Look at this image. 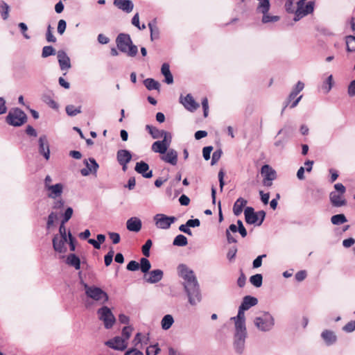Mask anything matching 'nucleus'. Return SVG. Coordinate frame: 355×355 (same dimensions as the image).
Here are the masks:
<instances>
[{"instance_id": "8", "label": "nucleus", "mask_w": 355, "mask_h": 355, "mask_svg": "<svg viewBox=\"0 0 355 355\" xmlns=\"http://www.w3.org/2000/svg\"><path fill=\"white\" fill-rule=\"evenodd\" d=\"M154 220L157 228L167 230L170 228L171 224L175 223L176 218L175 216H168L163 214H157L154 216Z\"/></svg>"}, {"instance_id": "4", "label": "nucleus", "mask_w": 355, "mask_h": 355, "mask_svg": "<svg viewBox=\"0 0 355 355\" xmlns=\"http://www.w3.org/2000/svg\"><path fill=\"white\" fill-rule=\"evenodd\" d=\"M83 287L86 295L94 301L99 302L100 304H104L109 300L107 294L101 288L95 286H89L83 283Z\"/></svg>"}, {"instance_id": "31", "label": "nucleus", "mask_w": 355, "mask_h": 355, "mask_svg": "<svg viewBox=\"0 0 355 355\" xmlns=\"http://www.w3.org/2000/svg\"><path fill=\"white\" fill-rule=\"evenodd\" d=\"M257 298L250 295H246L243 298V301L239 307L243 309L244 311H247L250 309L251 307L257 305Z\"/></svg>"}, {"instance_id": "60", "label": "nucleus", "mask_w": 355, "mask_h": 355, "mask_svg": "<svg viewBox=\"0 0 355 355\" xmlns=\"http://www.w3.org/2000/svg\"><path fill=\"white\" fill-rule=\"evenodd\" d=\"M212 150H213V147L211 146H206V147L203 148L202 155L205 160H209L210 159V154H211Z\"/></svg>"}, {"instance_id": "15", "label": "nucleus", "mask_w": 355, "mask_h": 355, "mask_svg": "<svg viewBox=\"0 0 355 355\" xmlns=\"http://www.w3.org/2000/svg\"><path fill=\"white\" fill-rule=\"evenodd\" d=\"M84 163L86 165V168L80 170V173L83 176H87L90 173H96L99 166L94 158H89V162L85 159Z\"/></svg>"}, {"instance_id": "34", "label": "nucleus", "mask_w": 355, "mask_h": 355, "mask_svg": "<svg viewBox=\"0 0 355 355\" xmlns=\"http://www.w3.org/2000/svg\"><path fill=\"white\" fill-rule=\"evenodd\" d=\"M174 322L173 316L170 314L165 315L161 321L162 328L164 330H168L171 327Z\"/></svg>"}, {"instance_id": "57", "label": "nucleus", "mask_w": 355, "mask_h": 355, "mask_svg": "<svg viewBox=\"0 0 355 355\" xmlns=\"http://www.w3.org/2000/svg\"><path fill=\"white\" fill-rule=\"evenodd\" d=\"M66 27H67V23H66L65 20L60 19L58 21V33L60 35H62L66 30Z\"/></svg>"}, {"instance_id": "1", "label": "nucleus", "mask_w": 355, "mask_h": 355, "mask_svg": "<svg viewBox=\"0 0 355 355\" xmlns=\"http://www.w3.org/2000/svg\"><path fill=\"white\" fill-rule=\"evenodd\" d=\"M178 272L180 277L184 279L183 286L187 295L189 303L196 306L201 301L202 296L200 286L193 271L186 265L180 264Z\"/></svg>"}, {"instance_id": "36", "label": "nucleus", "mask_w": 355, "mask_h": 355, "mask_svg": "<svg viewBox=\"0 0 355 355\" xmlns=\"http://www.w3.org/2000/svg\"><path fill=\"white\" fill-rule=\"evenodd\" d=\"M259 4L257 6V10L261 13H268L270 10V1L269 0H258Z\"/></svg>"}, {"instance_id": "37", "label": "nucleus", "mask_w": 355, "mask_h": 355, "mask_svg": "<svg viewBox=\"0 0 355 355\" xmlns=\"http://www.w3.org/2000/svg\"><path fill=\"white\" fill-rule=\"evenodd\" d=\"M150 31V40L153 41L159 37V29L155 26V21H151L148 24Z\"/></svg>"}, {"instance_id": "40", "label": "nucleus", "mask_w": 355, "mask_h": 355, "mask_svg": "<svg viewBox=\"0 0 355 355\" xmlns=\"http://www.w3.org/2000/svg\"><path fill=\"white\" fill-rule=\"evenodd\" d=\"M263 276L261 274H256L250 277V282L257 288L262 285Z\"/></svg>"}, {"instance_id": "51", "label": "nucleus", "mask_w": 355, "mask_h": 355, "mask_svg": "<svg viewBox=\"0 0 355 355\" xmlns=\"http://www.w3.org/2000/svg\"><path fill=\"white\" fill-rule=\"evenodd\" d=\"M73 209L71 207H67L62 216V221L67 223L72 216Z\"/></svg>"}, {"instance_id": "49", "label": "nucleus", "mask_w": 355, "mask_h": 355, "mask_svg": "<svg viewBox=\"0 0 355 355\" xmlns=\"http://www.w3.org/2000/svg\"><path fill=\"white\" fill-rule=\"evenodd\" d=\"M152 241L150 239H148L145 244L142 246V253L146 257H148L150 256V249L152 246Z\"/></svg>"}, {"instance_id": "56", "label": "nucleus", "mask_w": 355, "mask_h": 355, "mask_svg": "<svg viewBox=\"0 0 355 355\" xmlns=\"http://www.w3.org/2000/svg\"><path fill=\"white\" fill-rule=\"evenodd\" d=\"M237 252V248L236 247H232L229 249L227 254V258L230 261H234L236 254Z\"/></svg>"}, {"instance_id": "54", "label": "nucleus", "mask_w": 355, "mask_h": 355, "mask_svg": "<svg viewBox=\"0 0 355 355\" xmlns=\"http://www.w3.org/2000/svg\"><path fill=\"white\" fill-rule=\"evenodd\" d=\"M266 257V254H263L261 255L258 256L252 262V267L254 268H257L261 266L262 264V259L263 258Z\"/></svg>"}, {"instance_id": "44", "label": "nucleus", "mask_w": 355, "mask_h": 355, "mask_svg": "<svg viewBox=\"0 0 355 355\" xmlns=\"http://www.w3.org/2000/svg\"><path fill=\"white\" fill-rule=\"evenodd\" d=\"M161 351L159 347L158 343H155L154 345H150L146 348V355H157Z\"/></svg>"}, {"instance_id": "22", "label": "nucleus", "mask_w": 355, "mask_h": 355, "mask_svg": "<svg viewBox=\"0 0 355 355\" xmlns=\"http://www.w3.org/2000/svg\"><path fill=\"white\" fill-rule=\"evenodd\" d=\"M329 199L331 205L336 207L345 206L347 201L343 195L338 193L336 191H331L329 194Z\"/></svg>"}, {"instance_id": "18", "label": "nucleus", "mask_w": 355, "mask_h": 355, "mask_svg": "<svg viewBox=\"0 0 355 355\" xmlns=\"http://www.w3.org/2000/svg\"><path fill=\"white\" fill-rule=\"evenodd\" d=\"M160 159L166 163L175 166L178 163V152L173 148H170L167 150L165 154L160 156Z\"/></svg>"}, {"instance_id": "39", "label": "nucleus", "mask_w": 355, "mask_h": 355, "mask_svg": "<svg viewBox=\"0 0 355 355\" xmlns=\"http://www.w3.org/2000/svg\"><path fill=\"white\" fill-rule=\"evenodd\" d=\"M151 268V264L150 261L146 258L143 257L140 259L139 268L141 272L144 273H147Z\"/></svg>"}, {"instance_id": "42", "label": "nucleus", "mask_w": 355, "mask_h": 355, "mask_svg": "<svg viewBox=\"0 0 355 355\" xmlns=\"http://www.w3.org/2000/svg\"><path fill=\"white\" fill-rule=\"evenodd\" d=\"M65 110H66L67 114L69 116H74L81 112V107L79 106L78 107H76L73 105H69L66 106Z\"/></svg>"}, {"instance_id": "47", "label": "nucleus", "mask_w": 355, "mask_h": 355, "mask_svg": "<svg viewBox=\"0 0 355 355\" xmlns=\"http://www.w3.org/2000/svg\"><path fill=\"white\" fill-rule=\"evenodd\" d=\"M55 54V49L51 46H45L42 49V56L46 58Z\"/></svg>"}, {"instance_id": "29", "label": "nucleus", "mask_w": 355, "mask_h": 355, "mask_svg": "<svg viewBox=\"0 0 355 355\" xmlns=\"http://www.w3.org/2000/svg\"><path fill=\"white\" fill-rule=\"evenodd\" d=\"M321 337L328 346L334 345L337 340L336 335L331 330H324L321 334Z\"/></svg>"}, {"instance_id": "61", "label": "nucleus", "mask_w": 355, "mask_h": 355, "mask_svg": "<svg viewBox=\"0 0 355 355\" xmlns=\"http://www.w3.org/2000/svg\"><path fill=\"white\" fill-rule=\"evenodd\" d=\"M56 218H57V215L54 212H51L49 215L48 219H47V223H46L47 229H49L53 225L54 220Z\"/></svg>"}, {"instance_id": "58", "label": "nucleus", "mask_w": 355, "mask_h": 355, "mask_svg": "<svg viewBox=\"0 0 355 355\" xmlns=\"http://www.w3.org/2000/svg\"><path fill=\"white\" fill-rule=\"evenodd\" d=\"M18 27L20 28V31H21L23 36L24 37V38H26L27 40L30 39V36L26 33V31L28 30L27 25L24 22H20L18 24Z\"/></svg>"}, {"instance_id": "5", "label": "nucleus", "mask_w": 355, "mask_h": 355, "mask_svg": "<svg viewBox=\"0 0 355 355\" xmlns=\"http://www.w3.org/2000/svg\"><path fill=\"white\" fill-rule=\"evenodd\" d=\"M27 115L21 109L16 107L9 111L6 116V121L8 124L15 127H19L27 121Z\"/></svg>"}, {"instance_id": "7", "label": "nucleus", "mask_w": 355, "mask_h": 355, "mask_svg": "<svg viewBox=\"0 0 355 355\" xmlns=\"http://www.w3.org/2000/svg\"><path fill=\"white\" fill-rule=\"evenodd\" d=\"M97 313L98 318L103 321L104 326L106 329H110L113 327L116 319L110 308L103 306L98 310Z\"/></svg>"}, {"instance_id": "43", "label": "nucleus", "mask_w": 355, "mask_h": 355, "mask_svg": "<svg viewBox=\"0 0 355 355\" xmlns=\"http://www.w3.org/2000/svg\"><path fill=\"white\" fill-rule=\"evenodd\" d=\"M347 50L349 52L355 51V36L346 37Z\"/></svg>"}, {"instance_id": "38", "label": "nucleus", "mask_w": 355, "mask_h": 355, "mask_svg": "<svg viewBox=\"0 0 355 355\" xmlns=\"http://www.w3.org/2000/svg\"><path fill=\"white\" fill-rule=\"evenodd\" d=\"M188 243L187 239L182 234L176 236L173 240V245L175 246H186Z\"/></svg>"}, {"instance_id": "16", "label": "nucleus", "mask_w": 355, "mask_h": 355, "mask_svg": "<svg viewBox=\"0 0 355 355\" xmlns=\"http://www.w3.org/2000/svg\"><path fill=\"white\" fill-rule=\"evenodd\" d=\"M313 11V2L309 1L307 3V4L304 6H298L297 7V9L295 10V21H297L300 19L302 18L303 17L306 16V15L311 13Z\"/></svg>"}, {"instance_id": "35", "label": "nucleus", "mask_w": 355, "mask_h": 355, "mask_svg": "<svg viewBox=\"0 0 355 355\" xmlns=\"http://www.w3.org/2000/svg\"><path fill=\"white\" fill-rule=\"evenodd\" d=\"M144 84L148 90H159L160 87L159 83L153 78H146L144 80Z\"/></svg>"}, {"instance_id": "23", "label": "nucleus", "mask_w": 355, "mask_h": 355, "mask_svg": "<svg viewBox=\"0 0 355 355\" xmlns=\"http://www.w3.org/2000/svg\"><path fill=\"white\" fill-rule=\"evenodd\" d=\"M142 227L141 220L137 217H132L126 222V227L130 232H138Z\"/></svg>"}, {"instance_id": "59", "label": "nucleus", "mask_w": 355, "mask_h": 355, "mask_svg": "<svg viewBox=\"0 0 355 355\" xmlns=\"http://www.w3.org/2000/svg\"><path fill=\"white\" fill-rule=\"evenodd\" d=\"M67 239L69 240L70 250L75 251V250H76V245H75L76 239L72 236L70 231L68 232Z\"/></svg>"}, {"instance_id": "41", "label": "nucleus", "mask_w": 355, "mask_h": 355, "mask_svg": "<svg viewBox=\"0 0 355 355\" xmlns=\"http://www.w3.org/2000/svg\"><path fill=\"white\" fill-rule=\"evenodd\" d=\"M347 220L345 216L343 214L334 215L331 218V222L336 225L345 223Z\"/></svg>"}, {"instance_id": "25", "label": "nucleus", "mask_w": 355, "mask_h": 355, "mask_svg": "<svg viewBox=\"0 0 355 355\" xmlns=\"http://www.w3.org/2000/svg\"><path fill=\"white\" fill-rule=\"evenodd\" d=\"M114 5L119 9L129 13L134 8L133 3L130 0H114Z\"/></svg>"}, {"instance_id": "11", "label": "nucleus", "mask_w": 355, "mask_h": 355, "mask_svg": "<svg viewBox=\"0 0 355 355\" xmlns=\"http://www.w3.org/2000/svg\"><path fill=\"white\" fill-rule=\"evenodd\" d=\"M67 241V238L58 236V234H55L52 239L53 250L59 253H65L67 250L66 246Z\"/></svg>"}, {"instance_id": "24", "label": "nucleus", "mask_w": 355, "mask_h": 355, "mask_svg": "<svg viewBox=\"0 0 355 355\" xmlns=\"http://www.w3.org/2000/svg\"><path fill=\"white\" fill-rule=\"evenodd\" d=\"M304 84L302 82H301V81L297 82V83L295 85V87L291 92V94H289V96L288 97V99L285 102V105L282 110V114H283L286 107L289 105L291 101L292 100H293L297 96V95L304 89Z\"/></svg>"}, {"instance_id": "33", "label": "nucleus", "mask_w": 355, "mask_h": 355, "mask_svg": "<svg viewBox=\"0 0 355 355\" xmlns=\"http://www.w3.org/2000/svg\"><path fill=\"white\" fill-rule=\"evenodd\" d=\"M66 263L70 266H73L76 270L80 268V259L75 254H69L66 259Z\"/></svg>"}, {"instance_id": "52", "label": "nucleus", "mask_w": 355, "mask_h": 355, "mask_svg": "<svg viewBox=\"0 0 355 355\" xmlns=\"http://www.w3.org/2000/svg\"><path fill=\"white\" fill-rule=\"evenodd\" d=\"M222 153L221 149H218L213 153L211 162V165H214L220 159Z\"/></svg>"}, {"instance_id": "21", "label": "nucleus", "mask_w": 355, "mask_h": 355, "mask_svg": "<svg viewBox=\"0 0 355 355\" xmlns=\"http://www.w3.org/2000/svg\"><path fill=\"white\" fill-rule=\"evenodd\" d=\"M57 55L61 70H67L71 68L70 58L65 51L62 50L58 51Z\"/></svg>"}, {"instance_id": "64", "label": "nucleus", "mask_w": 355, "mask_h": 355, "mask_svg": "<svg viewBox=\"0 0 355 355\" xmlns=\"http://www.w3.org/2000/svg\"><path fill=\"white\" fill-rule=\"evenodd\" d=\"M295 3L294 0H287L285 3L286 10L288 12H295V8L293 7V4Z\"/></svg>"}, {"instance_id": "12", "label": "nucleus", "mask_w": 355, "mask_h": 355, "mask_svg": "<svg viewBox=\"0 0 355 355\" xmlns=\"http://www.w3.org/2000/svg\"><path fill=\"white\" fill-rule=\"evenodd\" d=\"M64 186L62 183H57L49 187L45 190L47 192V196L49 198L55 200L62 196L63 193Z\"/></svg>"}, {"instance_id": "30", "label": "nucleus", "mask_w": 355, "mask_h": 355, "mask_svg": "<svg viewBox=\"0 0 355 355\" xmlns=\"http://www.w3.org/2000/svg\"><path fill=\"white\" fill-rule=\"evenodd\" d=\"M132 159L131 153L125 149L119 150L116 153V160L118 163L128 164Z\"/></svg>"}, {"instance_id": "9", "label": "nucleus", "mask_w": 355, "mask_h": 355, "mask_svg": "<svg viewBox=\"0 0 355 355\" xmlns=\"http://www.w3.org/2000/svg\"><path fill=\"white\" fill-rule=\"evenodd\" d=\"M261 173L263 176V184L266 187H271L272 180L277 178L276 171L268 164L261 167Z\"/></svg>"}, {"instance_id": "32", "label": "nucleus", "mask_w": 355, "mask_h": 355, "mask_svg": "<svg viewBox=\"0 0 355 355\" xmlns=\"http://www.w3.org/2000/svg\"><path fill=\"white\" fill-rule=\"evenodd\" d=\"M247 202V200L244 198L241 197L239 198L233 206L234 214L236 216H239L242 213L243 208L246 205Z\"/></svg>"}, {"instance_id": "53", "label": "nucleus", "mask_w": 355, "mask_h": 355, "mask_svg": "<svg viewBox=\"0 0 355 355\" xmlns=\"http://www.w3.org/2000/svg\"><path fill=\"white\" fill-rule=\"evenodd\" d=\"M64 205V201L60 198L54 200V202L52 205V208L53 209H60Z\"/></svg>"}, {"instance_id": "50", "label": "nucleus", "mask_w": 355, "mask_h": 355, "mask_svg": "<svg viewBox=\"0 0 355 355\" xmlns=\"http://www.w3.org/2000/svg\"><path fill=\"white\" fill-rule=\"evenodd\" d=\"M343 330L347 333H351L355 331V320L347 322L343 327Z\"/></svg>"}, {"instance_id": "48", "label": "nucleus", "mask_w": 355, "mask_h": 355, "mask_svg": "<svg viewBox=\"0 0 355 355\" xmlns=\"http://www.w3.org/2000/svg\"><path fill=\"white\" fill-rule=\"evenodd\" d=\"M263 17H262V22L264 24H267L269 22H275L277 21L279 19V17L278 16H272L268 15V13H262Z\"/></svg>"}, {"instance_id": "20", "label": "nucleus", "mask_w": 355, "mask_h": 355, "mask_svg": "<svg viewBox=\"0 0 355 355\" xmlns=\"http://www.w3.org/2000/svg\"><path fill=\"white\" fill-rule=\"evenodd\" d=\"M135 170L144 178H150L153 176V171H149V166L144 161L137 162Z\"/></svg>"}, {"instance_id": "3", "label": "nucleus", "mask_w": 355, "mask_h": 355, "mask_svg": "<svg viewBox=\"0 0 355 355\" xmlns=\"http://www.w3.org/2000/svg\"><path fill=\"white\" fill-rule=\"evenodd\" d=\"M275 318L268 311L263 313L254 319V324L258 330L262 332H268L271 331L275 326Z\"/></svg>"}, {"instance_id": "62", "label": "nucleus", "mask_w": 355, "mask_h": 355, "mask_svg": "<svg viewBox=\"0 0 355 355\" xmlns=\"http://www.w3.org/2000/svg\"><path fill=\"white\" fill-rule=\"evenodd\" d=\"M333 85V76L330 75L326 80L324 85V89H326V92H329Z\"/></svg>"}, {"instance_id": "14", "label": "nucleus", "mask_w": 355, "mask_h": 355, "mask_svg": "<svg viewBox=\"0 0 355 355\" xmlns=\"http://www.w3.org/2000/svg\"><path fill=\"white\" fill-rule=\"evenodd\" d=\"M39 144V153L44 156V157L49 160L50 158L49 144L46 135H42L38 139Z\"/></svg>"}, {"instance_id": "46", "label": "nucleus", "mask_w": 355, "mask_h": 355, "mask_svg": "<svg viewBox=\"0 0 355 355\" xmlns=\"http://www.w3.org/2000/svg\"><path fill=\"white\" fill-rule=\"evenodd\" d=\"M9 6L5 3L4 1H2L0 4V12L1 14L2 18L5 20L7 19L8 17V13H9Z\"/></svg>"}, {"instance_id": "2", "label": "nucleus", "mask_w": 355, "mask_h": 355, "mask_svg": "<svg viewBox=\"0 0 355 355\" xmlns=\"http://www.w3.org/2000/svg\"><path fill=\"white\" fill-rule=\"evenodd\" d=\"M118 49L128 56L135 57L138 52L137 46L132 44L130 36L128 34L120 33L116 39Z\"/></svg>"}, {"instance_id": "55", "label": "nucleus", "mask_w": 355, "mask_h": 355, "mask_svg": "<svg viewBox=\"0 0 355 355\" xmlns=\"http://www.w3.org/2000/svg\"><path fill=\"white\" fill-rule=\"evenodd\" d=\"M128 270L136 271L139 269V263L136 261H130L126 267Z\"/></svg>"}, {"instance_id": "63", "label": "nucleus", "mask_w": 355, "mask_h": 355, "mask_svg": "<svg viewBox=\"0 0 355 355\" xmlns=\"http://www.w3.org/2000/svg\"><path fill=\"white\" fill-rule=\"evenodd\" d=\"M132 329V327L129 326L124 327L123 329H122V335L124 337L123 339H125V341L128 340L129 338L130 337Z\"/></svg>"}, {"instance_id": "13", "label": "nucleus", "mask_w": 355, "mask_h": 355, "mask_svg": "<svg viewBox=\"0 0 355 355\" xmlns=\"http://www.w3.org/2000/svg\"><path fill=\"white\" fill-rule=\"evenodd\" d=\"M105 345L112 349L120 351H123L127 347L125 340L119 336L106 341Z\"/></svg>"}, {"instance_id": "19", "label": "nucleus", "mask_w": 355, "mask_h": 355, "mask_svg": "<svg viewBox=\"0 0 355 355\" xmlns=\"http://www.w3.org/2000/svg\"><path fill=\"white\" fill-rule=\"evenodd\" d=\"M146 130L148 132V133L151 135L153 139H159L161 137H172L171 134L169 132L165 131L164 130H159L157 128L151 125H146Z\"/></svg>"}, {"instance_id": "27", "label": "nucleus", "mask_w": 355, "mask_h": 355, "mask_svg": "<svg viewBox=\"0 0 355 355\" xmlns=\"http://www.w3.org/2000/svg\"><path fill=\"white\" fill-rule=\"evenodd\" d=\"M245 219V222L248 224H255L257 225L258 221V218L257 215V212H254V210L251 207H248L245 208L244 211Z\"/></svg>"}, {"instance_id": "26", "label": "nucleus", "mask_w": 355, "mask_h": 355, "mask_svg": "<svg viewBox=\"0 0 355 355\" xmlns=\"http://www.w3.org/2000/svg\"><path fill=\"white\" fill-rule=\"evenodd\" d=\"M244 312L245 311L239 307L237 315L232 318L234 320L235 329H246Z\"/></svg>"}, {"instance_id": "45", "label": "nucleus", "mask_w": 355, "mask_h": 355, "mask_svg": "<svg viewBox=\"0 0 355 355\" xmlns=\"http://www.w3.org/2000/svg\"><path fill=\"white\" fill-rule=\"evenodd\" d=\"M294 128L291 125H285L283 128L279 130L277 135L283 134L284 137L288 139L293 132Z\"/></svg>"}, {"instance_id": "6", "label": "nucleus", "mask_w": 355, "mask_h": 355, "mask_svg": "<svg viewBox=\"0 0 355 355\" xmlns=\"http://www.w3.org/2000/svg\"><path fill=\"white\" fill-rule=\"evenodd\" d=\"M246 338V329H235L233 346L236 353L241 354L243 352Z\"/></svg>"}, {"instance_id": "28", "label": "nucleus", "mask_w": 355, "mask_h": 355, "mask_svg": "<svg viewBox=\"0 0 355 355\" xmlns=\"http://www.w3.org/2000/svg\"><path fill=\"white\" fill-rule=\"evenodd\" d=\"M164 272L160 269L151 270L148 274V277L146 278V281L150 284H156L162 280Z\"/></svg>"}, {"instance_id": "10", "label": "nucleus", "mask_w": 355, "mask_h": 355, "mask_svg": "<svg viewBox=\"0 0 355 355\" xmlns=\"http://www.w3.org/2000/svg\"><path fill=\"white\" fill-rule=\"evenodd\" d=\"M171 141L172 137H164L162 140L155 141L151 146V149L153 152L162 154V155L167 151Z\"/></svg>"}, {"instance_id": "17", "label": "nucleus", "mask_w": 355, "mask_h": 355, "mask_svg": "<svg viewBox=\"0 0 355 355\" xmlns=\"http://www.w3.org/2000/svg\"><path fill=\"white\" fill-rule=\"evenodd\" d=\"M180 103L190 112H193L199 107V104L195 101L193 96L189 94L183 98H180Z\"/></svg>"}]
</instances>
